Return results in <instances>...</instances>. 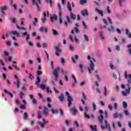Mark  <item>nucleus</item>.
<instances>
[{"instance_id":"obj_1","label":"nucleus","mask_w":131,"mask_h":131,"mask_svg":"<svg viewBox=\"0 0 131 131\" xmlns=\"http://www.w3.org/2000/svg\"><path fill=\"white\" fill-rule=\"evenodd\" d=\"M124 76H125V78H126V79H127V81H128V83L127 84V86H128V89H126V91L127 92V93H128V94H129L130 92V89H131V86H130L131 74H128V75H127V71H125L124 72Z\"/></svg>"},{"instance_id":"obj_2","label":"nucleus","mask_w":131,"mask_h":131,"mask_svg":"<svg viewBox=\"0 0 131 131\" xmlns=\"http://www.w3.org/2000/svg\"><path fill=\"white\" fill-rule=\"evenodd\" d=\"M94 62H96V60L94 58H92L91 60H90V67H88V70L89 73H92V71L94 70V69L95 68V64H94Z\"/></svg>"},{"instance_id":"obj_3","label":"nucleus","mask_w":131,"mask_h":131,"mask_svg":"<svg viewBox=\"0 0 131 131\" xmlns=\"http://www.w3.org/2000/svg\"><path fill=\"white\" fill-rule=\"evenodd\" d=\"M66 95L68 96V99H67L68 106L69 107H71V105H72V102L73 101V99H72L71 96H70V95H69V93H68V92H66Z\"/></svg>"},{"instance_id":"obj_4","label":"nucleus","mask_w":131,"mask_h":131,"mask_svg":"<svg viewBox=\"0 0 131 131\" xmlns=\"http://www.w3.org/2000/svg\"><path fill=\"white\" fill-rule=\"evenodd\" d=\"M32 4L33 6H36L38 11L40 10V7H39V5L41 4V1L40 0H31Z\"/></svg>"},{"instance_id":"obj_5","label":"nucleus","mask_w":131,"mask_h":131,"mask_svg":"<svg viewBox=\"0 0 131 131\" xmlns=\"http://www.w3.org/2000/svg\"><path fill=\"white\" fill-rule=\"evenodd\" d=\"M98 121L101 125L100 127L102 129H105V125H103V120L104 119V117L103 115H100L98 117Z\"/></svg>"},{"instance_id":"obj_6","label":"nucleus","mask_w":131,"mask_h":131,"mask_svg":"<svg viewBox=\"0 0 131 131\" xmlns=\"http://www.w3.org/2000/svg\"><path fill=\"white\" fill-rule=\"evenodd\" d=\"M42 74V72L41 71H37V81L35 82V84L37 85V88H38V84H39V82H40V77L39 75H41Z\"/></svg>"},{"instance_id":"obj_7","label":"nucleus","mask_w":131,"mask_h":131,"mask_svg":"<svg viewBox=\"0 0 131 131\" xmlns=\"http://www.w3.org/2000/svg\"><path fill=\"white\" fill-rule=\"evenodd\" d=\"M14 77L15 79H16V82L14 81L13 83L14 84H15V85L17 86V89H20V85H21L20 79H19V78H18V76H17V75H14Z\"/></svg>"},{"instance_id":"obj_8","label":"nucleus","mask_w":131,"mask_h":131,"mask_svg":"<svg viewBox=\"0 0 131 131\" xmlns=\"http://www.w3.org/2000/svg\"><path fill=\"white\" fill-rule=\"evenodd\" d=\"M60 70V68L58 67L56 69H54L53 70V75L55 76V80L58 79V77H59V74L58 73V71Z\"/></svg>"},{"instance_id":"obj_9","label":"nucleus","mask_w":131,"mask_h":131,"mask_svg":"<svg viewBox=\"0 0 131 131\" xmlns=\"http://www.w3.org/2000/svg\"><path fill=\"white\" fill-rule=\"evenodd\" d=\"M55 55L57 56V57H59L60 56V54L59 53H61V49H60V48L59 47H55Z\"/></svg>"},{"instance_id":"obj_10","label":"nucleus","mask_w":131,"mask_h":131,"mask_svg":"<svg viewBox=\"0 0 131 131\" xmlns=\"http://www.w3.org/2000/svg\"><path fill=\"white\" fill-rule=\"evenodd\" d=\"M66 18H67V21H65L64 24L66 27H67V26H68V24H71L72 22H71V19H70V17H69L68 16H67Z\"/></svg>"},{"instance_id":"obj_11","label":"nucleus","mask_w":131,"mask_h":131,"mask_svg":"<svg viewBox=\"0 0 131 131\" xmlns=\"http://www.w3.org/2000/svg\"><path fill=\"white\" fill-rule=\"evenodd\" d=\"M51 19V22L53 23L54 21L57 20V19H58V17H57V15L55 14H53L50 16Z\"/></svg>"},{"instance_id":"obj_12","label":"nucleus","mask_w":131,"mask_h":131,"mask_svg":"<svg viewBox=\"0 0 131 131\" xmlns=\"http://www.w3.org/2000/svg\"><path fill=\"white\" fill-rule=\"evenodd\" d=\"M43 112L44 115H46V116H48L49 115V109L47 106H45L43 109Z\"/></svg>"},{"instance_id":"obj_13","label":"nucleus","mask_w":131,"mask_h":131,"mask_svg":"<svg viewBox=\"0 0 131 131\" xmlns=\"http://www.w3.org/2000/svg\"><path fill=\"white\" fill-rule=\"evenodd\" d=\"M104 123L105 124V128L109 131H111V127H110V125L108 124V122L104 120Z\"/></svg>"},{"instance_id":"obj_14","label":"nucleus","mask_w":131,"mask_h":131,"mask_svg":"<svg viewBox=\"0 0 131 131\" xmlns=\"http://www.w3.org/2000/svg\"><path fill=\"white\" fill-rule=\"evenodd\" d=\"M70 111L73 112V115H76V113H77V110H76V107L71 108Z\"/></svg>"},{"instance_id":"obj_15","label":"nucleus","mask_w":131,"mask_h":131,"mask_svg":"<svg viewBox=\"0 0 131 131\" xmlns=\"http://www.w3.org/2000/svg\"><path fill=\"white\" fill-rule=\"evenodd\" d=\"M81 14L84 17V16H85V15H86V16H89V12H88V10L86 9H84L83 10H82L81 11Z\"/></svg>"},{"instance_id":"obj_16","label":"nucleus","mask_w":131,"mask_h":131,"mask_svg":"<svg viewBox=\"0 0 131 131\" xmlns=\"http://www.w3.org/2000/svg\"><path fill=\"white\" fill-rule=\"evenodd\" d=\"M38 123L41 127H45V125H46V119H43V123L41 122H38Z\"/></svg>"},{"instance_id":"obj_17","label":"nucleus","mask_w":131,"mask_h":131,"mask_svg":"<svg viewBox=\"0 0 131 131\" xmlns=\"http://www.w3.org/2000/svg\"><path fill=\"white\" fill-rule=\"evenodd\" d=\"M4 93L5 94H8L9 96H10L11 98L14 97V95H13V94L11 93L10 91H8V90H7L6 89L4 90Z\"/></svg>"},{"instance_id":"obj_18","label":"nucleus","mask_w":131,"mask_h":131,"mask_svg":"<svg viewBox=\"0 0 131 131\" xmlns=\"http://www.w3.org/2000/svg\"><path fill=\"white\" fill-rule=\"evenodd\" d=\"M50 16V13H49V11H44L43 12V17L44 18H47V17H49Z\"/></svg>"},{"instance_id":"obj_19","label":"nucleus","mask_w":131,"mask_h":131,"mask_svg":"<svg viewBox=\"0 0 131 131\" xmlns=\"http://www.w3.org/2000/svg\"><path fill=\"white\" fill-rule=\"evenodd\" d=\"M129 33V31L128 30V29H126L125 31V34H126V35L128 36V37H129V38H131V33Z\"/></svg>"},{"instance_id":"obj_20","label":"nucleus","mask_w":131,"mask_h":131,"mask_svg":"<svg viewBox=\"0 0 131 131\" xmlns=\"http://www.w3.org/2000/svg\"><path fill=\"white\" fill-rule=\"evenodd\" d=\"M70 16L71 19H72L73 20H75V19H76V15L73 14V12H70Z\"/></svg>"},{"instance_id":"obj_21","label":"nucleus","mask_w":131,"mask_h":131,"mask_svg":"<svg viewBox=\"0 0 131 131\" xmlns=\"http://www.w3.org/2000/svg\"><path fill=\"white\" fill-rule=\"evenodd\" d=\"M67 8L70 12H72V8L71 7V4L69 2L68 3Z\"/></svg>"},{"instance_id":"obj_22","label":"nucleus","mask_w":131,"mask_h":131,"mask_svg":"<svg viewBox=\"0 0 131 131\" xmlns=\"http://www.w3.org/2000/svg\"><path fill=\"white\" fill-rule=\"evenodd\" d=\"M95 10L96 12H98V13L101 16V17H103L104 16V14H103V11L102 10H100L98 9V8H96Z\"/></svg>"},{"instance_id":"obj_23","label":"nucleus","mask_w":131,"mask_h":131,"mask_svg":"<svg viewBox=\"0 0 131 131\" xmlns=\"http://www.w3.org/2000/svg\"><path fill=\"white\" fill-rule=\"evenodd\" d=\"M59 17V23L62 24L63 23V20L62 19V13L61 12L58 13Z\"/></svg>"},{"instance_id":"obj_24","label":"nucleus","mask_w":131,"mask_h":131,"mask_svg":"<svg viewBox=\"0 0 131 131\" xmlns=\"http://www.w3.org/2000/svg\"><path fill=\"white\" fill-rule=\"evenodd\" d=\"M34 21H33V25H34V26H36V24H37V23H38V19H37V18L35 17L34 18Z\"/></svg>"},{"instance_id":"obj_25","label":"nucleus","mask_w":131,"mask_h":131,"mask_svg":"<svg viewBox=\"0 0 131 131\" xmlns=\"http://www.w3.org/2000/svg\"><path fill=\"white\" fill-rule=\"evenodd\" d=\"M59 99L61 102L64 101V96L63 95V93H61L60 96H59Z\"/></svg>"},{"instance_id":"obj_26","label":"nucleus","mask_w":131,"mask_h":131,"mask_svg":"<svg viewBox=\"0 0 131 131\" xmlns=\"http://www.w3.org/2000/svg\"><path fill=\"white\" fill-rule=\"evenodd\" d=\"M107 30L108 31H109V32H112L114 31V27L113 26H112L110 28H108Z\"/></svg>"},{"instance_id":"obj_27","label":"nucleus","mask_w":131,"mask_h":131,"mask_svg":"<svg viewBox=\"0 0 131 131\" xmlns=\"http://www.w3.org/2000/svg\"><path fill=\"white\" fill-rule=\"evenodd\" d=\"M90 128H91V129L92 130H94V131H98L97 130V126H93V125H90Z\"/></svg>"},{"instance_id":"obj_28","label":"nucleus","mask_w":131,"mask_h":131,"mask_svg":"<svg viewBox=\"0 0 131 131\" xmlns=\"http://www.w3.org/2000/svg\"><path fill=\"white\" fill-rule=\"evenodd\" d=\"M51 112L52 114H57L58 113V110L57 109H52Z\"/></svg>"},{"instance_id":"obj_29","label":"nucleus","mask_w":131,"mask_h":131,"mask_svg":"<svg viewBox=\"0 0 131 131\" xmlns=\"http://www.w3.org/2000/svg\"><path fill=\"white\" fill-rule=\"evenodd\" d=\"M52 32H53V35H58L59 34V33H58L57 30L55 29L52 30Z\"/></svg>"},{"instance_id":"obj_30","label":"nucleus","mask_w":131,"mask_h":131,"mask_svg":"<svg viewBox=\"0 0 131 131\" xmlns=\"http://www.w3.org/2000/svg\"><path fill=\"white\" fill-rule=\"evenodd\" d=\"M123 107L124 109H126L127 108V103L125 101L123 102Z\"/></svg>"},{"instance_id":"obj_31","label":"nucleus","mask_w":131,"mask_h":131,"mask_svg":"<svg viewBox=\"0 0 131 131\" xmlns=\"http://www.w3.org/2000/svg\"><path fill=\"white\" fill-rule=\"evenodd\" d=\"M11 32V33H13V34H16L17 36H19V35H20V33L18 32L17 31H13Z\"/></svg>"},{"instance_id":"obj_32","label":"nucleus","mask_w":131,"mask_h":131,"mask_svg":"<svg viewBox=\"0 0 131 131\" xmlns=\"http://www.w3.org/2000/svg\"><path fill=\"white\" fill-rule=\"evenodd\" d=\"M57 6L59 8V13L58 14H62V10L61 9V5H60V4H58Z\"/></svg>"},{"instance_id":"obj_33","label":"nucleus","mask_w":131,"mask_h":131,"mask_svg":"<svg viewBox=\"0 0 131 131\" xmlns=\"http://www.w3.org/2000/svg\"><path fill=\"white\" fill-rule=\"evenodd\" d=\"M84 39L85 41H86L87 42H88L89 41V36H88V35L84 34Z\"/></svg>"},{"instance_id":"obj_34","label":"nucleus","mask_w":131,"mask_h":131,"mask_svg":"<svg viewBox=\"0 0 131 131\" xmlns=\"http://www.w3.org/2000/svg\"><path fill=\"white\" fill-rule=\"evenodd\" d=\"M69 49L70 51H73V50H74V46H73V44L70 45Z\"/></svg>"},{"instance_id":"obj_35","label":"nucleus","mask_w":131,"mask_h":131,"mask_svg":"<svg viewBox=\"0 0 131 131\" xmlns=\"http://www.w3.org/2000/svg\"><path fill=\"white\" fill-rule=\"evenodd\" d=\"M41 80H42V83H45V82H47V81H48V79L45 77H43L42 78Z\"/></svg>"},{"instance_id":"obj_36","label":"nucleus","mask_w":131,"mask_h":131,"mask_svg":"<svg viewBox=\"0 0 131 131\" xmlns=\"http://www.w3.org/2000/svg\"><path fill=\"white\" fill-rule=\"evenodd\" d=\"M79 68H80V71L81 72V73H83V70H82V68H83V66H82V64H80Z\"/></svg>"},{"instance_id":"obj_37","label":"nucleus","mask_w":131,"mask_h":131,"mask_svg":"<svg viewBox=\"0 0 131 131\" xmlns=\"http://www.w3.org/2000/svg\"><path fill=\"white\" fill-rule=\"evenodd\" d=\"M28 117V114L27 112L24 113V119H27V118Z\"/></svg>"},{"instance_id":"obj_38","label":"nucleus","mask_w":131,"mask_h":131,"mask_svg":"<svg viewBox=\"0 0 131 131\" xmlns=\"http://www.w3.org/2000/svg\"><path fill=\"white\" fill-rule=\"evenodd\" d=\"M84 117L85 118H87V119H90V118H91V117L86 114V112H85L84 113Z\"/></svg>"},{"instance_id":"obj_39","label":"nucleus","mask_w":131,"mask_h":131,"mask_svg":"<svg viewBox=\"0 0 131 131\" xmlns=\"http://www.w3.org/2000/svg\"><path fill=\"white\" fill-rule=\"evenodd\" d=\"M124 113L126 115V116H128V115H129V112H128V111H127V110H124Z\"/></svg>"},{"instance_id":"obj_40","label":"nucleus","mask_w":131,"mask_h":131,"mask_svg":"<svg viewBox=\"0 0 131 131\" xmlns=\"http://www.w3.org/2000/svg\"><path fill=\"white\" fill-rule=\"evenodd\" d=\"M124 2H125V0H119V4L120 7H122V3H124Z\"/></svg>"},{"instance_id":"obj_41","label":"nucleus","mask_w":131,"mask_h":131,"mask_svg":"<svg viewBox=\"0 0 131 131\" xmlns=\"http://www.w3.org/2000/svg\"><path fill=\"white\" fill-rule=\"evenodd\" d=\"M23 96H25V94L23 92H21L19 93V97H20V99H23Z\"/></svg>"},{"instance_id":"obj_42","label":"nucleus","mask_w":131,"mask_h":131,"mask_svg":"<svg viewBox=\"0 0 131 131\" xmlns=\"http://www.w3.org/2000/svg\"><path fill=\"white\" fill-rule=\"evenodd\" d=\"M39 88H40V89H42V90H45L46 89V85H45L43 84H41L39 85Z\"/></svg>"},{"instance_id":"obj_43","label":"nucleus","mask_w":131,"mask_h":131,"mask_svg":"<svg viewBox=\"0 0 131 131\" xmlns=\"http://www.w3.org/2000/svg\"><path fill=\"white\" fill-rule=\"evenodd\" d=\"M37 115H38V119H40L41 118V113L40 112H38L37 113Z\"/></svg>"},{"instance_id":"obj_44","label":"nucleus","mask_w":131,"mask_h":131,"mask_svg":"<svg viewBox=\"0 0 131 131\" xmlns=\"http://www.w3.org/2000/svg\"><path fill=\"white\" fill-rule=\"evenodd\" d=\"M47 17H42L41 18V20L42 23H43V24H45L46 23V21H47Z\"/></svg>"},{"instance_id":"obj_45","label":"nucleus","mask_w":131,"mask_h":131,"mask_svg":"<svg viewBox=\"0 0 131 131\" xmlns=\"http://www.w3.org/2000/svg\"><path fill=\"white\" fill-rule=\"evenodd\" d=\"M126 92L124 91L122 92V94L123 95V96H124L125 97H126V96H127V94H129L128 93H127V91H126Z\"/></svg>"},{"instance_id":"obj_46","label":"nucleus","mask_w":131,"mask_h":131,"mask_svg":"<svg viewBox=\"0 0 131 131\" xmlns=\"http://www.w3.org/2000/svg\"><path fill=\"white\" fill-rule=\"evenodd\" d=\"M45 1L46 2H47V3H50V5L51 8L52 7H53V5H52L53 2H52V0H45Z\"/></svg>"},{"instance_id":"obj_47","label":"nucleus","mask_w":131,"mask_h":131,"mask_svg":"<svg viewBox=\"0 0 131 131\" xmlns=\"http://www.w3.org/2000/svg\"><path fill=\"white\" fill-rule=\"evenodd\" d=\"M10 20H11L12 23H14V24L17 23V21L16 20V18H11Z\"/></svg>"},{"instance_id":"obj_48","label":"nucleus","mask_w":131,"mask_h":131,"mask_svg":"<svg viewBox=\"0 0 131 131\" xmlns=\"http://www.w3.org/2000/svg\"><path fill=\"white\" fill-rule=\"evenodd\" d=\"M74 30H75L76 33H79V29H78V28H77L76 27H75Z\"/></svg>"},{"instance_id":"obj_49","label":"nucleus","mask_w":131,"mask_h":131,"mask_svg":"<svg viewBox=\"0 0 131 131\" xmlns=\"http://www.w3.org/2000/svg\"><path fill=\"white\" fill-rule=\"evenodd\" d=\"M59 110L60 111L61 116H63L64 115V112L61 108H59Z\"/></svg>"},{"instance_id":"obj_50","label":"nucleus","mask_w":131,"mask_h":131,"mask_svg":"<svg viewBox=\"0 0 131 131\" xmlns=\"http://www.w3.org/2000/svg\"><path fill=\"white\" fill-rule=\"evenodd\" d=\"M12 66H13V67H14L16 69V70H17V71H20V69L17 67V66L13 64Z\"/></svg>"},{"instance_id":"obj_51","label":"nucleus","mask_w":131,"mask_h":131,"mask_svg":"<svg viewBox=\"0 0 131 131\" xmlns=\"http://www.w3.org/2000/svg\"><path fill=\"white\" fill-rule=\"evenodd\" d=\"M47 93L48 94H49V93H50V94H52L53 92H52V90H50V88L47 87Z\"/></svg>"},{"instance_id":"obj_52","label":"nucleus","mask_w":131,"mask_h":131,"mask_svg":"<svg viewBox=\"0 0 131 131\" xmlns=\"http://www.w3.org/2000/svg\"><path fill=\"white\" fill-rule=\"evenodd\" d=\"M32 102L35 105H36V104H37V100H36V99L34 98L32 99Z\"/></svg>"},{"instance_id":"obj_53","label":"nucleus","mask_w":131,"mask_h":131,"mask_svg":"<svg viewBox=\"0 0 131 131\" xmlns=\"http://www.w3.org/2000/svg\"><path fill=\"white\" fill-rule=\"evenodd\" d=\"M74 125H76V127H79V125H78V122H77V121H75L74 123Z\"/></svg>"},{"instance_id":"obj_54","label":"nucleus","mask_w":131,"mask_h":131,"mask_svg":"<svg viewBox=\"0 0 131 131\" xmlns=\"http://www.w3.org/2000/svg\"><path fill=\"white\" fill-rule=\"evenodd\" d=\"M80 4L83 5V4H86V0H80Z\"/></svg>"},{"instance_id":"obj_55","label":"nucleus","mask_w":131,"mask_h":131,"mask_svg":"<svg viewBox=\"0 0 131 131\" xmlns=\"http://www.w3.org/2000/svg\"><path fill=\"white\" fill-rule=\"evenodd\" d=\"M106 10L109 14H111V11L110 10V7L109 6L107 7Z\"/></svg>"},{"instance_id":"obj_56","label":"nucleus","mask_w":131,"mask_h":131,"mask_svg":"<svg viewBox=\"0 0 131 131\" xmlns=\"http://www.w3.org/2000/svg\"><path fill=\"white\" fill-rule=\"evenodd\" d=\"M42 46H43V48L44 49H46V48H47L48 47V44L47 43H46V42H43L42 43Z\"/></svg>"},{"instance_id":"obj_57","label":"nucleus","mask_w":131,"mask_h":131,"mask_svg":"<svg viewBox=\"0 0 131 131\" xmlns=\"http://www.w3.org/2000/svg\"><path fill=\"white\" fill-rule=\"evenodd\" d=\"M108 108L109 110H112V109H113V107L112 106V105L111 104H108Z\"/></svg>"},{"instance_id":"obj_58","label":"nucleus","mask_w":131,"mask_h":131,"mask_svg":"<svg viewBox=\"0 0 131 131\" xmlns=\"http://www.w3.org/2000/svg\"><path fill=\"white\" fill-rule=\"evenodd\" d=\"M29 78H30V79L32 80L34 78V77H33V76H32V75H31V73H29Z\"/></svg>"},{"instance_id":"obj_59","label":"nucleus","mask_w":131,"mask_h":131,"mask_svg":"<svg viewBox=\"0 0 131 131\" xmlns=\"http://www.w3.org/2000/svg\"><path fill=\"white\" fill-rule=\"evenodd\" d=\"M100 37L101 38V39L104 40V35H103V33H101L100 34Z\"/></svg>"},{"instance_id":"obj_60","label":"nucleus","mask_w":131,"mask_h":131,"mask_svg":"<svg viewBox=\"0 0 131 131\" xmlns=\"http://www.w3.org/2000/svg\"><path fill=\"white\" fill-rule=\"evenodd\" d=\"M116 49L118 51H120V46H119V45H117L116 46Z\"/></svg>"},{"instance_id":"obj_61","label":"nucleus","mask_w":131,"mask_h":131,"mask_svg":"<svg viewBox=\"0 0 131 131\" xmlns=\"http://www.w3.org/2000/svg\"><path fill=\"white\" fill-rule=\"evenodd\" d=\"M1 10H2L3 11H6V10H7V6H4L3 7H2Z\"/></svg>"},{"instance_id":"obj_62","label":"nucleus","mask_w":131,"mask_h":131,"mask_svg":"<svg viewBox=\"0 0 131 131\" xmlns=\"http://www.w3.org/2000/svg\"><path fill=\"white\" fill-rule=\"evenodd\" d=\"M74 39L76 41V43H77V42H78L79 40L76 36H74Z\"/></svg>"},{"instance_id":"obj_63","label":"nucleus","mask_w":131,"mask_h":131,"mask_svg":"<svg viewBox=\"0 0 131 131\" xmlns=\"http://www.w3.org/2000/svg\"><path fill=\"white\" fill-rule=\"evenodd\" d=\"M65 62H66L65 59H64V58H61V64H64Z\"/></svg>"},{"instance_id":"obj_64","label":"nucleus","mask_w":131,"mask_h":131,"mask_svg":"<svg viewBox=\"0 0 131 131\" xmlns=\"http://www.w3.org/2000/svg\"><path fill=\"white\" fill-rule=\"evenodd\" d=\"M114 108L115 109V110H117V103H114Z\"/></svg>"}]
</instances>
